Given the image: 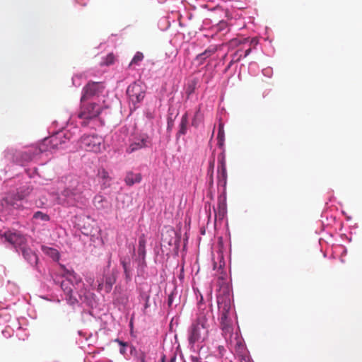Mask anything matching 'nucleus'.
Here are the masks:
<instances>
[{
  "mask_svg": "<svg viewBox=\"0 0 362 362\" xmlns=\"http://www.w3.org/2000/svg\"><path fill=\"white\" fill-rule=\"evenodd\" d=\"M209 325L207 320L202 316L199 317L197 321L192 324L189 335V341L190 344L203 341L208 337Z\"/></svg>",
  "mask_w": 362,
  "mask_h": 362,
  "instance_id": "f257e3e1",
  "label": "nucleus"
},
{
  "mask_svg": "<svg viewBox=\"0 0 362 362\" xmlns=\"http://www.w3.org/2000/svg\"><path fill=\"white\" fill-rule=\"evenodd\" d=\"M105 86L100 83L92 82V117L98 116L104 107Z\"/></svg>",
  "mask_w": 362,
  "mask_h": 362,
  "instance_id": "f03ea898",
  "label": "nucleus"
},
{
  "mask_svg": "<svg viewBox=\"0 0 362 362\" xmlns=\"http://www.w3.org/2000/svg\"><path fill=\"white\" fill-rule=\"evenodd\" d=\"M217 303L220 312V320L231 319L230 313L232 308V301L229 292L223 293L217 296Z\"/></svg>",
  "mask_w": 362,
  "mask_h": 362,
  "instance_id": "7ed1b4c3",
  "label": "nucleus"
},
{
  "mask_svg": "<svg viewBox=\"0 0 362 362\" xmlns=\"http://www.w3.org/2000/svg\"><path fill=\"white\" fill-rule=\"evenodd\" d=\"M2 236L5 238V241L12 245L16 250H21L25 245H27L26 236L19 231L8 230Z\"/></svg>",
  "mask_w": 362,
  "mask_h": 362,
  "instance_id": "20e7f679",
  "label": "nucleus"
},
{
  "mask_svg": "<svg viewBox=\"0 0 362 362\" xmlns=\"http://www.w3.org/2000/svg\"><path fill=\"white\" fill-rule=\"evenodd\" d=\"M218 175H217V182L218 185H221L226 188L227 184V170H226V158L223 153H221L218 156Z\"/></svg>",
  "mask_w": 362,
  "mask_h": 362,
  "instance_id": "39448f33",
  "label": "nucleus"
},
{
  "mask_svg": "<svg viewBox=\"0 0 362 362\" xmlns=\"http://www.w3.org/2000/svg\"><path fill=\"white\" fill-rule=\"evenodd\" d=\"M127 94L134 103L141 102L145 96V92L142 86L137 83H133L128 86Z\"/></svg>",
  "mask_w": 362,
  "mask_h": 362,
  "instance_id": "423d86ee",
  "label": "nucleus"
},
{
  "mask_svg": "<svg viewBox=\"0 0 362 362\" xmlns=\"http://www.w3.org/2000/svg\"><path fill=\"white\" fill-rule=\"evenodd\" d=\"M63 141L59 134L53 135L49 138L44 139L42 144L40 145L39 151L40 152L45 151H53L59 148Z\"/></svg>",
  "mask_w": 362,
  "mask_h": 362,
  "instance_id": "0eeeda50",
  "label": "nucleus"
},
{
  "mask_svg": "<svg viewBox=\"0 0 362 362\" xmlns=\"http://www.w3.org/2000/svg\"><path fill=\"white\" fill-rule=\"evenodd\" d=\"M221 329L222 330V335L226 341H232L233 335V327L232 319L220 320Z\"/></svg>",
  "mask_w": 362,
  "mask_h": 362,
  "instance_id": "6e6552de",
  "label": "nucleus"
},
{
  "mask_svg": "<svg viewBox=\"0 0 362 362\" xmlns=\"http://www.w3.org/2000/svg\"><path fill=\"white\" fill-rule=\"evenodd\" d=\"M72 279H67L62 281L61 283V287L64 292L65 295L66 296V298H68L69 301L71 303H74L76 300L75 298L73 299L72 294H73V290L74 288V286L73 283L71 282Z\"/></svg>",
  "mask_w": 362,
  "mask_h": 362,
  "instance_id": "1a4fd4ad",
  "label": "nucleus"
},
{
  "mask_svg": "<svg viewBox=\"0 0 362 362\" xmlns=\"http://www.w3.org/2000/svg\"><path fill=\"white\" fill-rule=\"evenodd\" d=\"M22 255L25 259H26L31 265H36L38 262L37 255L30 248L25 245L21 250Z\"/></svg>",
  "mask_w": 362,
  "mask_h": 362,
  "instance_id": "9d476101",
  "label": "nucleus"
},
{
  "mask_svg": "<svg viewBox=\"0 0 362 362\" xmlns=\"http://www.w3.org/2000/svg\"><path fill=\"white\" fill-rule=\"evenodd\" d=\"M215 213V219L223 220L227 213L226 203L225 200L218 199V205L214 209Z\"/></svg>",
  "mask_w": 362,
  "mask_h": 362,
  "instance_id": "9b49d317",
  "label": "nucleus"
},
{
  "mask_svg": "<svg viewBox=\"0 0 362 362\" xmlns=\"http://www.w3.org/2000/svg\"><path fill=\"white\" fill-rule=\"evenodd\" d=\"M116 281V277L114 274H110L105 276V284H100L98 285V290H104L106 293H109L113 284Z\"/></svg>",
  "mask_w": 362,
  "mask_h": 362,
  "instance_id": "f8f14e48",
  "label": "nucleus"
},
{
  "mask_svg": "<svg viewBox=\"0 0 362 362\" xmlns=\"http://www.w3.org/2000/svg\"><path fill=\"white\" fill-rule=\"evenodd\" d=\"M142 179L141 173H134L132 171H128L124 178V182L127 186H132L136 183H140Z\"/></svg>",
  "mask_w": 362,
  "mask_h": 362,
  "instance_id": "ddd939ff",
  "label": "nucleus"
},
{
  "mask_svg": "<svg viewBox=\"0 0 362 362\" xmlns=\"http://www.w3.org/2000/svg\"><path fill=\"white\" fill-rule=\"evenodd\" d=\"M105 149L104 139L102 136L92 135V152L99 153Z\"/></svg>",
  "mask_w": 362,
  "mask_h": 362,
  "instance_id": "4468645a",
  "label": "nucleus"
},
{
  "mask_svg": "<svg viewBox=\"0 0 362 362\" xmlns=\"http://www.w3.org/2000/svg\"><path fill=\"white\" fill-rule=\"evenodd\" d=\"M147 140L145 139H140L137 142L131 144L127 148L126 151L128 153H132L139 149L146 146Z\"/></svg>",
  "mask_w": 362,
  "mask_h": 362,
  "instance_id": "2eb2a0df",
  "label": "nucleus"
},
{
  "mask_svg": "<svg viewBox=\"0 0 362 362\" xmlns=\"http://www.w3.org/2000/svg\"><path fill=\"white\" fill-rule=\"evenodd\" d=\"M187 125H188V115L187 113H185L181 118V122L179 125V131L177 132V136L185 135L187 131Z\"/></svg>",
  "mask_w": 362,
  "mask_h": 362,
  "instance_id": "dca6fc26",
  "label": "nucleus"
},
{
  "mask_svg": "<svg viewBox=\"0 0 362 362\" xmlns=\"http://www.w3.org/2000/svg\"><path fill=\"white\" fill-rule=\"evenodd\" d=\"M146 236L144 234H141L139 238L138 254L143 259H144L146 256Z\"/></svg>",
  "mask_w": 362,
  "mask_h": 362,
  "instance_id": "f3484780",
  "label": "nucleus"
},
{
  "mask_svg": "<svg viewBox=\"0 0 362 362\" xmlns=\"http://www.w3.org/2000/svg\"><path fill=\"white\" fill-rule=\"evenodd\" d=\"M78 117L82 119L81 124L83 127H87L90 121V112L89 110H81L78 114Z\"/></svg>",
  "mask_w": 362,
  "mask_h": 362,
  "instance_id": "a211bd4d",
  "label": "nucleus"
},
{
  "mask_svg": "<svg viewBox=\"0 0 362 362\" xmlns=\"http://www.w3.org/2000/svg\"><path fill=\"white\" fill-rule=\"evenodd\" d=\"M216 51L217 48L216 46H210L204 52L197 56V59L200 60L201 62H202L203 60L206 59L209 57L214 54Z\"/></svg>",
  "mask_w": 362,
  "mask_h": 362,
  "instance_id": "6ab92c4d",
  "label": "nucleus"
},
{
  "mask_svg": "<svg viewBox=\"0 0 362 362\" xmlns=\"http://www.w3.org/2000/svg\"><path fill=\"white\" fill-rule=\"evenodd\" d=\"M42 250L46 255L52 257L54 260H58L59 259V253L56 249L42 246Z\"/></svg>",
  "mask_w": 362,
  "mask_h": 362,
  "instance_id": "aec40b11",
  "label": "nucleus"
},
{
  "mask_svg": "<svg viewBox=\"0 0 362 362\" xmlns=\"http://www.w3.org/2000/svg\"><path fill=\"white\" fill-rule=\"evenodd\" d=\"M216 31L217 33H227L229 30V25L225 21H221L219 23L215 26Z\"/></svg>",
  "mask_w": 362,
  "mask_h": 362,
  "instance_id": "412c9836",
  "label": "nucleus"
},
{
  "mask_svg": "<svg viewBox=\"0 0 362 362\" xmlns=\"http://www.w3.org/2000/svg\"><path fill=\"white\" fill-rule=\"evenodd\" d=\"M214 159H212L209 163V168L207 170V175L209 176V184L212 186L214 184Z\"/></svg>",
  "mask_w": 362,
  "mask_h": 362,
  "instance_id": "4be33fe9",
  "label": "nucleus"
},
{
  "mask_svg": "<svg viewBox=\"0 0 362 362\" xmlns=\"http://www.w3.org/2000/svg\"><path fill=\"white\" fill-rule=\"evenodd\" d=\"M90 83L88 82L83 88V93L81 97V101L84 105L86 102L90 98V92L89 91Z\"/></svg>",
  "mask_w": 362,
  "mask_h": 362,
  "instance_id": "5701e85b",
  "label": "nucleus"
},
{
  "mask_svg": "<svg viewBox=\"0 0 362 362\" xmlns=\"http://www.w3.org/2000/svg\"><path fill=\"white\" fill-rule=\"evenodd\" d=\"M62 269V275L67 279H75L74 272L72 270L67 269L64 265H60Z\"/></svg>",
  "mask_w": 362,
  "mask_h": 362,
  "instance_id": "b1692460",
  "label": "nucleus"
},
{
  "mask_svg": "<svg viewBox=\"0 0 362 362\" xmlns=\"http://www.w3.org/2000/svg\"><path fill=\"white\" fill-rule=\"evenodd\" d=\"M115 60V57L112 53L108 54L103 62H100L101 65L110 66L113 64Z\"/></svg>",
  "mask_w": 362,
  "mask_h": 362,
  "instance_id": "393cba45",
  "label": "nucleus"
},
{
  "mask_svg": "<svg viewBox=\"0 0 362 362\" xmlns=\"http://www.w3.org/2000/svg\"><path fill=\"white\" fill-rule=\"evenodd\" d=\"M33 218L40 219L42 221H48L49 220V217L47 214L42 213V211H37L33 214Z\"/></svg>",
  "mask_w": 362,
  "mask_h": 362,
  "instance_id": "a878e982",
  "label": "nucleus"
},
{
  "mask_svg": "<svg viewBox=\"0 0 362 362\" xmlns=\"http://www.w3.org/2000/svg\"><path fill=\"white\" fill-rule=\"evenodd\" d=\"M90 145V139L88 136H84L81 139L80 146L81 148L86 149Z\"/></svg>",
  "mask_w": 362,
  "mask_h": 362,
  "instance_id": "bb28decb",
  "label": "nucleus"
},
{
  "mask_svg": "<svg viewBox=\"0 0 362 362\" xmlns=\"http://www.w3.org/2000/svg\"><path fill=\"white\" fill-rule=\"evenodd\" d=\"M144 59V54L141 52H136L134 56L130 65L138 64L140 62H141Z\"/></svg>",
  "mask_w": 362,
  "mask_h": 362,
  "instance_id": "cd10ccee",
  "label": "nucleus"
},
{
  "mask_svg": "<svg viewBox=\"0 0 362 362\" xmlns=\"http://www.w3.org/2000/svg\"><path fill=\"white\" fill-rule=\"evenodd\" d=\"M247 40H248L247 38H244L243 40L234 38V39H232L231 40H230L229 45L231 47L238 46L241 44L245 43Z\"/></svg>",
  "mask_w": 362,
  "mask_h": 362,
  "instance_id": "c85d7f7f",
  "label": "nucleus"
},
{
  "mask_svg": "<svg viewBox=\"0 0 362 362\" xmlns=\"http://www.w3.org/2000/svg\"><path fill=\"white\" fill-rule=\"evenodd\" d=\"M240 50H238L232 55V59L229 63V66H230L233 63L238 62L240 60L242 55L239 54Z\"/></svg>",
  "mask_w": 362,
  "mask_h": 362,
  "instance_id": "c756f323",
  "label": "nucleus"
},
{
  "mask_svg": "<svg viewBox=\"0 0 362 362\" xmlns=\"http://www.w3.org/2000/svg\"><path fill=\"white\" fill-rule=\"evenodd\" d=\"M121 263L122 264L126 277L127 279L130 278L129 264L126 262L124 260L122 261Z\"/></svg>",
  "mask_w": 362,
  "mask_h": 362,
  "instance_id": "7c9ffc66",
  "label": "nucleus"
},
{
  "mask_svg": "<svg viewBox=\"0 0 362 362\" xmlns=\"http://www.w3.org/2000/svg\"><path fill=\"white\" fill-rule=\"evenodd\" d=\"M141 297L142 299L145 301L144 307L145 308H147L149 307V295L148 293H146L144 292L141 293Z\"/></svg>",
  "mask_w": 362,
  "mask_h": 362,
  "instance_id": "2f4dec72",
  "label": "nucleus"
},
{
  "mask_svg": "<svg viewBox=\"0 0 362 362\" xmlns=\"http://www.w3.org/2000/svg\"><path fill=\"white\" fill-rule=\"evenodd\" d=\"M137 358L139 362H146V354L142 351H139L137 353Z\"/></svg>",
  "mask_w": 362,
  "mask_h": 362,
  "instance_id": "473e14b6",
  "label": "nucleus"
},
{
  "mask_svg": "<svg viewBox=\"0 0 362 362\" xmlns=\"http://www.w3.org/2000/svg\"><path fill=\"white\" fill-rule=\"evenodd\" d=\"M98 176L103 180H109L110 179L107 172H106L103 169L99 171Z\"/></svg>",
  "mask_w": 362,
  "mask_h": 362,
  "instance_id": "72a5a7b5",
  "label": "nucleus"
},
{
  "mask_svg": "<svg viewBox=\"0 0 362 362\" xmlns=\"http://www.w3.org/2000/svg\"><path fill=\"white\" fill-rule=\"evenodd\" d=\"M176 361V356L175 354H173L170 356L169 360L167 361L166 356L163 355L161 358V362H175Z\"/></svg>",
  "mask_w": 362,
  "mask_h": 362,
  "instance_id": "f704fd0d",
  "label": "nucleus"
},
{
  "mask_svg": "<svg viewBox=\"0 0 362 362\" xmlns=\"http://www.w3.org/2000/svg\"><path fill=\"white\" fill-rule=\"evenodd\" d=\"M199 111H200V108L198 109V110L197 111V112L194 115V118L192 119V124L193 126L197 127L198 125V124L197 122V117L199 116Z\"/></svg>",
  "mask_w": 362,
  "mask_h": 362,
  "instance_id": "c9c22d12",
  "label": "nucleus"
},
{
  "mask_svg": "<svg viewBox=\"0 0 362 362\" xmlns=\"http://www.w3.org/2000/svg\"><path fill=\"white\" fill-rule=\"evenodd\" d=\"M117 341L119 343V344L122 346V347L119 349V352L122 354H125V353H126L125 346H127V344L124 343V342H122L121 341H119V340H117Z\"/></svg>",
  "mask_w": 362,
  "mask_h": 362,
  "instance_id": "e433bc0d",
  "label": "nucleus"
},
{
  "mask_svg": "<svg viewBox=\"0 0 362 362\" xmlns=\"http://www.w3.org/2000/svg\"><path fill=\"white\" fill-rule=\"evenodd\" d=\"M173 293H171L168 296V305L169 307H171L172 305H173Z\"/></svg>",
  "mask_w": 362,
  "mask_h": 362,
  "instance_id": "4c0bfd02",
  "label": "nucleus"
},
{
  "mask_svg": "<svg viewBox=\"0 0 362 362\" xmlns=\"http://www.w3.org/2000/svg\"><path fill=\"white\" fill-rule=\"evenodd\" d=\"M195 84H196V83L193 82L192 85H189L188 90H187L188 95H190L194 91Z\"/></svg>",
  "mask_w": 362,
  "mask_h": 362,
  "instance_id": "58836bf2",
  "label": "nucleus"
},
{
  "mask_svg": "<svg viewBox=\"0 0 362 362\" xmlns=\"http://www.w3.org/2000/svg\"><path fill=\"white\" fill-rule=\"evenodd\" d=\"M223 138V130L222 128H219L218 133V139L219 141H222Z\"/></svg>",
  "mask_w": 362,
  "mask_h": 362,
  "instance_id": "ea45409f",
  "label": "nucleus"
},
{
  "mask_svg": "<svg viewBox=\"0 0 362 362\" xmlns=\"http://www.w3.org/2000/svg\"><path fill=\"white\" fill-rule=\"evenodd\" d=\"M191 361L192 362H201L200 359L197 356H191Z\"/></svg>",
  "mask_w": 362,
  "mask_h": 362,
  "instance_id": "a19ab883",
  "label": "nucleus"
},
{
  "mask_svg": "<svg viewBox=\"0 0 362 362\" xmlns=\"http://www.w3.org/2000/svg\"><path fill=\"white\" fill-rule=\"evenodd\" d=\"M251 51H252L251 48H249L247 50H245L244 57H247L250 54Z\"/></svg>",
  "mask_w": 362,
  "mask_h": 362,
  "instance_id": "79ce46f5",
  "label": "nucleus"
},
{
  "mask_svg": "<svg viewBox=\"0 0 362 362\" xmlns=\"http://www.w3.org/2000/svg\"><path fill=\"white\" fill-rule=\"evenodd\" d=\"M250 360L247 357H243L241 359V362H249Z\"/></svg>",
  "mask_w": 362,
  "mask_h": 362,
  "instance_id": "37998d69",
  "label": "nucleus"
},
{
  "mask_svg": "<svg viewBox=\"0 0 362 362\" xmlns=\"http://www.w3.org/2000/svg\"><path fill=\"white\" fill-rule=\"evenodd\" d=\"M70 193H71V192L69 190H64L63 194L64 196H68L69 197Z\"/></svg>",
  "mask_w": 362,
  "mask_h": 362,
  "instance_id": "c03bdc74",
  "label": "nucleus"
},
{
  "mask_svg": "<svg viewBox=\"0 0 362 362\" xmlns=\"http://www.w3.org/2000/svg\"><path fill=\"white\" fill-rule=\"evenodd\" d=\"M84 300L86 301L87 304H89V300L86 295H84Z\"/></svg>",
  "mask_w": 362,
  "mask_h": 362,
  "instance_id": "a18cd8bd",
  "label": "nucleus"
},
{
  "mask_svg": "<svg viewBox=\"0 0 362 362\" xmlns=\"http://www.w3.org/2000/svg\"><path fill=\"white\" fill-rule=\"evenodd\" d=\"M172 125H173V122L172 121L168 122V128H171Z\"/></svg>",
  "mask_w": 362,
  "mask_h": 362,
  "instance_id": "49530a36",
  "label": "nucleus"
}]
</instances>
